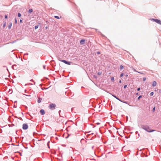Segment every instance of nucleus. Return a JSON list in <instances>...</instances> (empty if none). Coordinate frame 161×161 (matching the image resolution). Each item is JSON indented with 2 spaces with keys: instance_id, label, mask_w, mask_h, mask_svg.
Returning <instances> with one entry per match:
<instances>
[{
  "instance_id": "nucleus-1",
  "label": "nucleus",
  "mask_w": 161,
  "mask_h": 161,
  "mask_svg": "<svg viewBox=\"0 0 161 161\" xmlns=\"http://www.w3.org/2000/svg\"><path fill=\"white\" fill-rule=\"evenodd\" d=\"M142 128L148 132H151L155 131V130H151L150 127L148 125H142L141 126Z\"/></svg>"
},
{
  "instance_id": "nucleus-2",
  "label": "nucleus",
  "mask_w": 161,
  "mask_h": 161,
  "mask_svg": "<svg viewBox=\"0 0 161 161\" xmlns=\"http://www.w3.org/2000/svg\"><path fill=\"white\" fill-rule=\"evenodd\" d=\"M150 20L153 21L158 24L161 25V21L158 19H150Z\"/></svg>"
},
{
  "instance_id": "nucleus-3",
  "label": "nucleus",
  "mask_w": 161,
  "mask_h": 161,
  "mask_svg": "<svg viewBox=\"0 0 161 161\" xmlns=\"http://www.w3.org/2000/svg\"><path fill=\"white\" fill-rule=\"evenodd\" d=\"M59 60L61 62H62L65 63V64H68V65H70L71 63V62L67 61L64 60Z\"/></svg>"
},
{
  "instance_id": "nucleus-4",
  "label": "nucleus",
  "mask_w": 161,
  "mask_h": 161,
  "mask_svg": "<svg viewBox=\"0 0 161 161\" xmlns=\"http://www.w3.org/2000/svg\"><path fill=\"white\" fill-rule=\"evenodd\" d=\"M55 105L54 104H50L49 105V108L50 109H53L55 108Z\"/></svg>"
},
{
  "instance_id": "nucleus-5",
  "label": "nucleus",
  "mask_w": 161,
  "mask_h": 161,
  "mask_svg": "<svg viewBox=\"0 0 161 161\" xmlns=\"http://www.w3.org/2000/svg\"><path fill=\"white\" fill-rule=\"evenodd\" d=\"M28 125L26 124H24L23 125V129L24 130H26L28 128Z\"/></svg>"
},
{
  "instance_id": "nucleus-6",
  "label": "nucleus",
  "mask_w": 161,
  "mask_h": 161,
  "mask_svg": "<svg viewBox=\"0 0 161 161\" xmlns=\"http://www.w3.org/2000/svg\"><path fill=\"white\" fill-rule=\"evenodd\" d=\"M85 40L84 39H82L80 41V43L81 44H84Z\"/></svg>"
},
{
  "instance_id": "nucleus-7",
  "label": "nucleus",
  "mask_w": 161,
  "mask_h": 161,
  "mask_svg": "<svg viewBox=\"0 0 161 161\" xmlns=\"http://www.w3.org/2000/svg\"><path fill=\"white\" fill-rule=\"evenodd\" d=\"M40 112L42 115H43L45 114V111L43 109H41Z\"/></svg>"
},
{
  "instance_id": "nucleus-8",
  "label": "nucleus",
  "mask_w": 161,
  "mask_h": 161,
  "mask_svg": "<svg viewBox=\"0 0 161 161\" xmlns=\"http://www.w3.org/2000/svg\"><path fill=\"white\" fill-rule=\"evenodd\" d=\"M157 85V83L156 81H154L153 83V87L155 86H156Z\"/></svg>"
},
{
  "instance_id": "nucleus-9",
  "label": "nucleus",
  "mask_w": 161,
  "mask_h": 161,
  "mask_svg": "<svg viewBox=\"0 0 161 161\" xmlns=\"http://www.w3.org/2000/svg\"><path fill=\"white\" fill-rule=\"evenodd\" d=\"M9 25L8 26V29H10L11 28L12 26V24L11 23H9Z\"/></svg>"
},
{
  "instance_id": "nucleus-10",
  "label": "nucleus",
  "mask_w": 161,
  "mask_h": 161,
  "mask_svg": "<svg viewBox=\"0 0 161 161\" xmlns=\"http://www.w3.org/2000/svg\"><path fill=\"white\" fill-rule=\"evenodd\" d=\"M113 97H114L116 99H118V100H119V101H121V102H122V101L121 100H120V99H119V98H118L117 97H116L114 95H113Z\"/></svg>"
},
{
  "instance_id": "nucleus-11",
  "label": "nucleus",
  "mask_w": 161,
  "mask_h": 161,
  "mask_svg": "<svg viewBox=\"0 0 161 161\" xmlns=\"http://www.w3.org/2000/svg\"><path fill=\"white\" fill-rule=\"evenodd\" d=\"M33 12V9H30L29 10V12L30 13H31Z\"/></svg>"
},
{
  "instance_id": "nucleus-12",
  "label": "nucleus",
  "mask_w": 161,
  "mask_h": 161,
  "mask_svg": "<svg viewBox=\"0 0 161 161\" xmlns=\"http://www.w3.org/2000/svg\"><path fill=\"white\" fill-rule=\"evenodd\" d=\"M120 69H123L124 68V67L122 65H120Z\"/></svg>"
},
{
  "instance_id": "nucleus-13",
  "label": "nucleus",
  "mask_w": 161,
  "mask_h": 161,
  "mask_svg": "<svg viewBox=\"0 0 161 161\" xmlns=\"http://www.w3.org/2000/svg\"><path fill=\"white\" fill-rule=\"evenodd\" d=\"M111 80L112 81H114V78L113 77H111Z\"/></svg>"
},
{
  "instance_id": "nucleus-14",
  "label": "nucleus",
  "mask_w": 161,
  "mask_h": 161,
  "mask_svg": "<svg viewBox=\"0 0 161 161\" xmlns=\"http://www.w3.org/2000/svg\"><path fill=\"white\" fill-rule=\"evenodd\" d=\"M54 17L56 19H59L60 18L59 17V16H54Z\"/></svg>"
},
{
  "instance_id": "nucleus-15",
  "label": "nucleus",
  "mask_w": 161,
  "mask_h": 161,
  "mask_svg": "<svg viewBox=\"0 0 161 161\" xmlns=\"http://www.w3.org/2000/svg\"><path fill=\"white\" fill-rule=\"evenodd\" d=\"M101 74H102V72H98L97 73V74H98V75H100Z\"/></svg>"
},
{
  "instance_id": "nucleus-16",
  "label": "nucleus",
  "mask_w": 161,
  "mask_h": 161,
  "mask_svg": "<svg viewBox=\"0 0 161 161\" xmlns=\"http://www.w3.org/2000/svg\"><path fill=\"white\" fill-rule=\"evenodd\" d=\"M38 28V25H36L35 27V29H37Z\"/></svg>"
},
{
  "instance_id": "nucleus-17",
  "label": "nucleus",
  "mask_w": 161,
  "mask_h": 161,
  "mask_svg": "<svg viewBox=\"0 0 161 161\" xmlns=\"http://www.w3.org/2000/svg\"><path fill=\"white\" fill-rule=\"evenodd\" d=\"M21 16V14L20 13H18V16L19 17H20Z\"/></svg>"
},
{
  "instance_id": "nucleus-18",
  "label": "nucleus",
  "mask_w": 161,
  "mask_h": 161,
  "mask_svg": "<svg viewBox=\"0 0 161 161\" xmlns=\"http://www.w3.org/2000/svg\"><path fill=\"white\" fill-rule=\"evenodd\" d=\"M154 94V93L153 92H152L150 93V95H151V96H153V95Z\"/></svg>"
},
{
  "instance_id": "nucleus-19",
  "label": "nucleus",
  "mask_w": 161,
  "mask_h": 161,
  "mask_svg": "<svg viewBox=\"0 0 161 161\" xmlns=\"http://www.w3.org/2000/svg\"><path fill=\"white\" fill-rule=\"evenodd\" d=\"M124 75V74L123 73H122L120 74V77H122Z\"/></svg>"
},
{
  "instance_id": "nucleus-20",
  "label": "nucleus",
  "mask_w": 161,
  "mask_h": 161,
  "mask_svg": "<svg viewBox=\"0 0 161 161\" xmlns=\"http://www.w3.org/2000/svg\"><path fill=\"white\" fill-rule=\"evenodd\" d=\"M146 80V77H144L143 78V80L145 81Z\"/></svg>"
},
{
  "instance_id": "nucleus-21",
  "label": "nucleus",
  "mask_w": 161,
  "mask_h": 161,
  "mask_svg": "<svg viewBox=\"0 0 161 161\" xmlns=\"http://www.w3.org/2000/svg\"><path fill=\"white\" fill-rule=\"evenodd\" d=\"M142 97V96H139L138 97V99H139L141 98V97Z\"/></svg>"
},
{
  "instance_id": "nucleus-22",
  "label": "nucleus",
  "mask_w": 161,
  "mask_h": 161,
  "mask_svg": "<svg viewBox=\"0 0 161 161\" xmlns=\"http://www.w3.org/2000/svg\"><path fill=\"white\" fill-rule=\"evenodd\" d=\"M5 18H6V19H7L8 18V16L7 15H5Z\"/></svg>"
},
{
  "instance_id": "nucleus-23",
  "label": "nucleus",
  "mask_w": 161,
  "mask_h": 161,
  "mask_svg": "<svg viewBox=\"0 0 161 161\" xmlns=\"http://www.w3.org/2000/svg\"><path fill=\"white\" fill-rule=\"evenodd\" d=\"M15 24H17V19H16V18L15 19Z\"/></svg>"
},
{
  "instance_id": "nucleus-24",
  "label": "nucleus",
  "mask_w": 161,
  "mask_h": 161,
  "mask_svg": "<svg viewBox=\"0 0 161 161\" xmlns=\"http://www.w3.org/2000/svg\"><path fill=\"white\" fill-rule=\"evenodd\" d=\"M6 26V23H5L3 25V27L4 28Z\"/></svg>"
},
{
  "instance_id": "nucleus-25",
  "label": "nucleus",
  "mask_w": 161,
  "mask_h": 161,
  "mask_svg": "<svg viewBox=\"0 0 161 161\" xmlns=\"http://www.w3.org/2000/svg\"><path fill=\"white\" fill-rule=\"evenodd\" d=\"M41 102V100L40 99L38 100V103H40Z\"/></svg>"
},
{
  "instance_id": "nucleus-26",
  "label": "nucleus",
  "mask_w": 161,
  "mask_h": 161,
  "mask_svg": "<svg viewBox=\"0 0 161 161\" xmlns=\"http://www.w3.org/2000/svg\"><path fill=\"white\" fill-rule=\"evenodd\" d=\"M140 87L138 88H137V91H140Z\"/></svg>"
},
{
  "instance_id": "nucleus-27",
  "label": "nucleus",
  "mask_w": 161,
  "mask_h": 161,
  "mask_svg": "<svg viewBox=\"0 0 161 161\" xmlns=\"http://www.w3.org/2000/svg\"><path fill=\"white\" fill-rule=\"evenodd\" d=\"M126 87H127V85H125L124 86V88H126Z\"/></svg>"
},
{
  "instance_id": "nucleus-28",
  "label": "nucleus",
  "mask_w": 161,
  "mask_h": 161,
  "mask_svg": "<svg viewBox=\"0 0 161 161\" xmlns=\"http://www.w3.org/2000/svg\"><path fill=\"white\" fill-rule=\"evenodd\" d=\"M155 107H154L153 108V111H154L155 110Z\"/></svg>"
},
{
  "instance_id": "nucleus-29",
  "label": "nucleus",
  "mask_w": 161,
  "mask_h": 161,
  "mask_svg": "<svg viewBox=\"0 0 161 161\" xmlns=\"http://www.w3.org/2000/svg\"><path fill=\"white\" fill-rule=\"evenodd\" d=\"M19 22H20V23H21L22 22V20L21 19H20V20Z\"/></svg>"
},
{
  "instance_id": "nucleus-30",
  "label": "nucleus",
  "mask_w": 161,
  "mask_h": 161,
  "mask_svg": "<svg viewBox=\"0 0 161 161\" xmlns=\"http://www.w3.org/2000/svg\"><path fill=\"white\" fill-rule=\"evenodd\" d=\"M121 82H121V80H119V82L120 83H121Z\"/></svg>"
},
{
  "instance_id": "nucleus-31",
  "label": "nucleus",
  "mask_w": 161,
  "mask_h": 161,
  "mask_svg": "<svg viewBox=\"0 0 161 161\" xmlns=\"http://www.w3.org/2000/svg\"><path fill=\"white\" fill-rule=\"evenodd\" d=\"M45 66H43V68L44 69H45Z\"/></svg>"
},
{
  "instance_id": "nucleus-32",
  "label": "nucleus",
  "mask_w": 161,
  "mask_h": 161,
  "mask_svg": "<svg viewBox=\"0 0 161 161\" xmlns=\"http://www.w3.org/2000/svg\"><path fill=\"white\" fill-rule=\"evenodd\" d=\"M45 28L46 29H47L48 28V27L47 26H46Z\"/></svg>"
},
{
  "instance_id": "nucleus-33",
  "label": "nucleus",
  "mask_w": 161,
  "mask_h": 161,
  "mask_svg": "<svg viewBox=\"0 0 161 161\" xmlns=\"http://www.w3.org/2000/svg\"><path fill=\"white\" fill-rule=\"evenodd\" d=\"M134 71H136V70L135 69H134Z\"/></svg>"
},
{
  "instance_id": "nucleus-34",
  "label": "nucleus",
  "mask_w": 161,
  "mask_h": 161,
  "mask_svg": "<svg viewBox=\"0 0 161 161\" xmlns=\"http://www.w3.org/2000/svg\"><path fill=\"white\" fill-rule=\"evenodd\" d=\"M126 77L128 76V75H126Z\"/></svg>"
},
{
  "instance_id": "nucleus-35",
  "label": "nucleus",
  "mask_w": 161,
  "mask_h": 161,
  "mask_svg": "<svg viewBox=\"0 0 161 161\" xmlns=\"http://www.w3.org/2000/svg\"><path fill=\"white\" fill-rule=\"evenodd\" d=\"M138 93H136V95H138Z\"/></svg>"
},
{
  "instance_id": "nucleus-36",
  "label": "nucleus",
  "mask_w": 161,
  "mask_h": 161,
  "mask_svg": "<svg viewBox=\"0 0 161 161\" xmlns=\"http://www.w3.org/2000/svg\"><path fill=\"white\" fill-rule=\"evenodd\" d=\"M99 124V123H97V124Z\"/></svg>"
},
{
  "instance_id": "nucleus-37",
  "label": "nucleus",
  "mask_w": 161,
  "mask_h": 161,
  "mask_svg": "<svg viewBox=\"0 0 161 161\" xmlns=\"http://www.w3.org/2000/svg\"><path fill=\"white\" fill-rule=\"evenodd\" d=\"M98 53H99H99H99V52H98Z\"/></svg>"
}]
</instances>
